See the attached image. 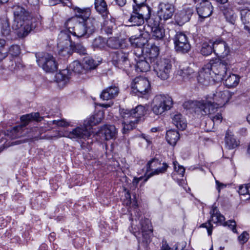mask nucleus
Instances as JSON below:
<instances>
[{
    "mask_svg": "<svg viewBox=\"0 0 250 250\" xmlns=\"http://www.w3.org/2000/svg\"><path fill=\"white\" fill-rule=\"evenodd\" d=\"M75 16L68 19L65 23L66 28L70 33L77 38L89 36L95 30L97 21L95 19L89 18V8H74Z\"/></svg>",
    "mask_w": 250,
    "mask_h": 250,
    "instance_id": "nucleus-1",
    "label": "nucleus"
},
{
    "mask_svg": "<svg viewBox=\"0 0 250 250\" xmlns=\"http://www.w3.org/2000/svg\"><path fill=\"white\" fill-rule=\"evenodd\" d=\"M231 96V92L227 89H218L212 96H208L205 100L196 102L195 112L201 115L214 113L219 107L228 103Z\"/></svg>",
    "mask_w": 250,
    "mask_h": 250,
    "instance_id": "nucleus-2",
    "label": "nucleus"
},
{
    "mask_svg": "<svg viewBox=\"0 0 250 250\" xmlns=\"http://www.w3.org/2000/svg\"><path fill=\"white\" fill-rule=\"evenodd\" d=\"M14 20L12 29L20 38L27 36L32 30L30 16L22 7L19 5L13 7Z\"/></svg>",
    "mask_w": 250,
    "mask_h": 250,
    "instance_id": "nucleus-3",
    "label": "nucleus"
},
{
    "mask_svg": "<svg viewBox=\"0 0 250 250\" xmlns=\"http://www.w3.org/2000/svg\"><path fill=\"white\" fill-rule=\"evenodd\" d=\"M230 66V62L228 59H215L210 60L207 64V69L211 70L212 80L219 82L224 80L227 76Z\"/></svg>",
    "mask_w": 250,
    "mask_h": 250,
    "instance_id": "nucleus-4",
    "label": "nucleus"
},
{
    "mask_svg": "<svg viewBox=\"0 0 250 250\" xmlns=\"http://www.w3.org/2000/svg\"><path fill=\"white\" fill-rule=\"evenodd\" d=\"M59 42L58 43L57 47L59 54L63 56H66L70 54L71 47H73V50L81 55L86 54L85 48L81 43L73 44L68 36L63 32L59 35Z\"/></svg>",
    "mask_w": 250,
    "mask_h": 250,
    "instance_id": "nucleus-5",
    "label": "nucleus"
},
{
    "mask_svg": "<svg viewBox=\"0 0 250 250\" xmlns=\"http://www.w3.org/2000/svg\"><path fill=\"white\" fill-rule=\"evenodd\" d=\"M150 8L146 5H135L131 13L128 22L130 26H140L144 24V20L149 18Z\"/></svg>",
    "mask_w": 250,
    "mask_h": 250,
    "instance_id": "nucleus-6",
    "label": "nucleus"
},
{
    "mask_svg": "<svg viewBox=\"0 0 250 250\" xmlns=\"http://www.w3.org/2000/svg\"><path fill=\"white\" fill-rule=\"evenodd\" d=\"M173 104L172 98L168 95H158L153 99L152 110L156 115H161L166 111L169 110Z\"/></svg>",
    "mask_w": 250,
    "mask_h": 250,
    "instance_id": "nucleus-7",
    "label": "nucleus"
},
{
    "mask_svg": "<svg viewBox=\"0 0 250 250\" xmlns=\"http://www.w3.org/2000/svg\"><path fill=\"white\" fill-rule=\"evenodd\" d=\"M152 66L156 75L162 80H167L169 78L172 65L168 59H160L157 60Z\"/></svg>",
    "mask_w": 250,
    "mask_h": 250,
    "instance_id": "nucleus-8",
    "label": "nucleus"
},
{
    "mask_svg": "<svg viewBox=\"0 0 250 250\" xmlns=\"http://www.w3.org/2000/svg\"><path fill=\"white\" fill-rule=\"evenodd\" d=\"M91 132L90 126L81 125L72 129L70 131H65L63 136L79 141V140L88 138L90 136Z\"/></svg>",
    "mask_w": 250,
    "mask_h": 250,
    "instance_id": "nucleus-9",
    "label": "nucleus"
},
{
    "mask_svg": "<svg viewBox=\"0 0 250 250\" xmlns=\"http://www.w3.org/2000/svg\"><path fill=\"white\" fill-rule=\"evenodd\" d=\"M132 91L140 97L147 94L150 90V85L148 80L143 77H137L131 83Z\"/></svg>",
    "mask_w": 250,
    "mask_h": 250,
    "instance_id": "nucleus-10",
    "label": "nucleus"
},
{
    "mask_svg": "<svg viewBox=\"0 0 250 250\" xmlns=\"http://www.w3.org/2000/svg\"><path fill=\"white\" fill-rule=\"evenodd\" d=\"M160 165V161L157 159H152L147 163L146 173L147 178L145 180V181H146L150 177L164 173L166 171L168 167L167 164L164 163L162 167H158Z\"/></svg>",
    "mask_w": 250,
    "mask_h": 250,
    "instance_id": "nucleus-11",
    "label": "nucleus"
},
{
    "mask_svg": "<svg viewBox=\"0 0 250 250\" xmlns=\"http://www.w3.org/2000/svg\"><path fill=\"white\" fill-rule=\"evenodd\" d=\"M120 115L123 119V125L124 133L133 129L138 123V119L134 117L132 110L122 109L120 110Z\"/></svg>",
    "mask_w": 250,
    "mask_h": 250,
    "instance_id": "nucleus-12",
    "label": "nucleus"
},
{
    "mask_svg": "<svg viewBox=\"0 0 250 250\" xmlns=\"http://www.w3.org/2000/svg\"><path fill=\"white\" fill-rule=\"evenodd\" d=\"M174 13V6L168 2H161L159 4L157 14L161 20L164 21L171 19Z\"/></svg>",
    "mask_w": 250,
    "mask_h": 250,
    "instance_id": "nucleus-13",
    "label": "nucleus"
},
{
    "mask_svg": "<svg viewBox=\"0 0 250 250\" xmlns=\"http://www.w3.org/2000/svg\"><path fill=\"white\" fill-rule=\"evenodd\" d=\"M174 43L177 51L186 53L190 49V45L187 36L183 32H178L174 38Z\"/></svg>",
    "mask_w": 250,
    "mask_h": 250,
    "instance_id": "nucleus-14",
    "label": "nucleus"
},
{
    "mask_svg": "<svg viewBox=\"0 0 250 250\" xmlns=\"http://www.w3.org/2000/svg\"><path fill=\"white\" fill-rule=\"evenodd\" d=\"M213 9V6L209 0L201 1L196 7L199 18L202 19L209 17L212 14Z\"/></svg>",
    "mask_w": 250,
    "mask_h": 250,
    "instance_id": "nucleus-15",
    "label": "nucleus"
},
{
    "mask_svg": "<svg viewBox=\"0 0 250 250\" xmlns=\"http://www.w3.org/2000/svg\"><path fill=\"white\" fill-rule=\"evenodd\" d=\"M40 119V114L38 112L32 113L21 116V119L22 122V124L14 127L13 129V133H17L18 134L16 136L19 137V135L21 133L22 128L25 126L31 120L40 121L41 120Z\"/></svg>",
    "mask_w": 250,
    "mask_h": 250,
    "instance_id": "nucleus-16",
    "label": "nucleus"
},
{
    "mask_svg": "<svg viewBox=\"0 0 250 250\" xmlns=\"http://www.w3.org/2000/svg\"><path fill=\"white\" fill-rule=\"evenodd\" d=\"M113 61L115 62L117 67L121 69H125L129 65L128 54L124 52L122 50H119L115 52L113 56Z\"/></svg>",
    "mask_w": 250,
    "mask_h": 250,
    "instance_id": "nucleus-17",
    "label": "nucleus"
},
{
    "mask_svg": "<svg viewBox=\"0 0 250 250\" xmlns=\"http://www.w3.org/2000/svg\"><path fill=\"white\" fill-rule=\"evenodd\" d=\"M214 53L218 57L224 58L229 53V47L227 43L222 40L213 42Z\"/></svg>",
    "mask_w": 250,
    "mask_h": 250,
    "instance_id": "nucleus-18",
    "label": "nucleus"
},
{
    "mask_svg": "<svg viewBox=\"0 0 250 250\" xmlns=\"http://www.w3.org/2000/svg\"><path fill=\"white\" fill-rule=\"evenodd\" d=\"M210 69H207V64L199 71L198 76L199 83L205 85L209 84L211 79H212V74Z\"/></svg>",
    "mask_w": 250,
    "mask_h": 250,
    "instance_id": "nucleus-19",
    "label": "nucleus"
},
{
    "mask_svg": "<svg viewBox=\"0 0 250 250\" xmlns=\"http://www.w3.org/2000/svg\"><path fill=\"white\" fill-rule=\"evenodd\" d=\"M102 136L106 140L114 139L117 135V129L115 126L112 125H105L101 130Z\"/></svg>",
    "mask_w": 250,
    "mask_h": 250,
    "instance_id": "nucleus-20",
    "label": "nucleus"
},
{
    "mask_svg": "<svg viewBox=\"0 0 250 250\" xmlns=\"http://www.w3.org/2000/svg\"><path fill=\"white\" fill-rule=\"evenodd\" d=\"M119 93V89L118 87L112 85L104 89L100 96L104 100H108L117 97Z\"/></svg>",
    "mask_w": 250,
    "mask_h": 250,
    "instance_id": "nucleus-21",
    "label": "nucleus"
},
{
    "mask_svg": "<svg viewBox=\"0 0 250 250\" xmlns=\"http://www.w3.org/2000/svg\"><path fill=\"white\" fill-rule=\"evenodd\" d=\"M70 79L67 70H63L56 74L55 80L59 87H63L69 82Z\"/></svg>",
    "mask_w": 250,
    "mask_h": 250,
    "instance_id": "nucleus-22",
    "label": "nucleus"
},
{
    "mask_svg": "<svg viewBox=\"0 0 250 250\" xmlns=\"http://www.w3.org/2000/svg\"><path fill=\"white\" fill-rule=\"evenodd\" d=\"M210 213L211 217V221L214 223L224 226L227 225V223H224L225 220V217L221 214L216 207L212 206Z\"/></svg>",
    "mask_w": 250,
    "mask_h": 250,
    "instance_id": "nucleus-23",
    "label": "nucleus"
},
{
    "mask_svg": "<svg viewBox=\"0 0 250 250\" xmlns=\"http://www.w3.org/2000/svg\"><path fill=\"white\" fill-rule=\"evenodd\" d=\"M150 62L147 59L143 57L139 58L136 59V69L137 71L139 72H146L150 69V66L149 64Z\"/></svg>",
    "mask_w": 250,
    "mask_h": 250,
    "instance_id": "nucleus-24",
    "label": "nucleus"
},
{
    "mask_svg": "<svg viewBox=\"0 0 250 250\" xmlns=\"http://www.w3.org/2000/svg\"><path fill=\"white\" fill-rule=\"evenodd\" d=\"M95 8L96 11L105 18L107 16L108 11L107 6L104 0H95Z\"/></svg>",
    "mask_w": 250,
    "mask_h": 250,
    "instance_id": "nucleus-25",
    "label": "nucleus"
},
{
    "mask_svg": "<svg viewBox=\"0 0 250 250\" xmlns=\"http://www.w3.org/2000/svg\"><path fill=\"white\" fill-rule=\"evenodd\" d=\"M241 20L244 25V29L250 34V10L242 9L240 11Z\"/></svg>",
    "mask_w": 250,
    "mask_h": 250,
    "instance_id": "nucleus-26",
    "label": "nucleus"
},
{
    "mask_svg": "<svg viewBox=\"0 0 250 250\" xmlns=\"http://www.w3.org/2000/svg\"><path fill=\"white\" fill-rule=\"evenodd\" d=\"M0 33L2 37L6 39H9L11 36L12 31L9 21L7 19H3L1 21Z\"/></svg>",
    "mask_w": 250,
    "mask_h": 250,
    "instance_id": "nucleus-27",
    "label": "nucleus"
},
{
    "mask_svg": "<svg viewBox=\"0 0 250 250\" xmlns=\"http://www.w3.org/2000/svg\"><path fill=\"white\" fill-rule=\"evenodd\" d=\"M172 122L176 127L180 130H183L187 127L186 121L180 113H177L174 115Z\"/></svg>",
    "mask_w": 250,
    "mask_h": 250,
    "instance_id": "nucleus-28",
    "label": "nucleus"
},
{
    "mask_svg": "<svg viewBox=\"0 0 250 250\" xmlns=\"http://www.w3.org/2000/svg\"><path fill=\"white\" fill-rule=\"evenodd\" d=\"M224 80H225L226 85L230 88L237 85L239 82V78L237 75L230 74L229 72V75L227 77L226 76Z\"/></svg>",
    "mask_w": 250,
    "mask_h": 250,
    "instance_id": "nucleus-29",
    "label": "nucleus"
},
{
    "mask_svg": "<svg viewBox=\"0 0 250 250\" xmlns=\"http://www.w3.org/2000/svg\"><path fill=\"white\" fill-rule=\"evenodd\" d=\"M36 57L37 62L41 67L44 64H46L51 60L55 58L51 54L48 53H39L36 55Z\"/></svg>",
    "mask_w": 250,
    "mask_h": 250,
    "instance_id": "nucleus-30",
    "label": "nucleus"
},
{
    "mask_svg": "<svg viewBox=\"0 0 250 250\" xmlns=\"http://www.w3.org/2000/svg\"><path fill=\"white\" fill-rule=\"evenodd\" d=\"M178 132L173 130H170L167 131L166 139L167 142L172 146H175L179 139Z\"/></svg>",
    "mask_w": 250,
    "mask_h": 250,
    "instance_id": "nucleus-31",
    "label": "nucleus"
},
{
    "mask_svg": "<svg viewBox=\"0 0 250 250\" xmlns=\"http://www.w3.org/2000/svg\"><path fill=\"white\" fill-rule=\"evenodd\" d=\"M224 15L228 22L231 24H234L237 18V15L232 8H226L224 10Z\"/></svg>",
    "mask_w": 250,
    "mask_h": 250,
    "instance_id": "nucleus-32",
    "label": "nucleus"
},
{
    "mask_svg": "<svg viewBox=\"0 0 250 250\" xmlns=\"http://www.w3.org/2000/svg\"><path fill=\"white\" fill-rule=\"evenodd\" d=\"M129 42L133 46L141 48L147 43V40L143 36L132 37L129 39Z\"/></svg>",
    "mask_w": 250,
    "mask_h": 250,
    "instance_id": "nucleus-33",
    "label": "nucleus"
},
{
    "mask_svg": "<svg viewBox=\"0 0 250 250\" xmlns=\"http://www.w3.org/2000/svg\"><path fill=\"white\" fill-rule=\"evenodd\" d=\"M225 144L228 149H233L238 145V142L233 135L227 132L226 135Z\"/></svg>",
    "mask_w": 250,
    "mask_h": 250,
    "instance_id": "nucleus-34",
    "label": "nucleus"
},
{
    "mask_svg": "<svg viewBox=\"0 0 250 250\" xmlns=\"http://www.w3.org/2000/svg\"><path fill=\"white\" fill-rule=\"evenodd\" d=\"M196 66L194 64L190 63L188 66L183 67L180 71V75L183 78L192 76L194 72Z\"/></svg>",
    "mask_w": 250,
    "mask_h": 250,
    "instance_id": "nucleus-35",
    "label": "nucleus"
},
{
    "mask_svg": "<svg viewBox=\"0 0 250 250\" xmlns=\"http://www.w3.org/2000/svg\"><path fill=\"white\" fill-rule=\"evenodd\" d=\"M159 54V48L156 45H152L149 49V56L147 59L152 64L157 60H159L157 58Z\"/></svg>",
    "mask_w": 250,
    "mask_h": 250,
    "instance_id": "nucleus-36",
    "label": "nucleus"
},
{
    "mask_svg": "<svg viewBox=\"0 0 250 250\" xmlns=\"http://www.w3.org/2000/svg\"><path fill=\"white\" fill-rule=\"evenodd\" d=\"M151 30L152 38L154 40H162L165 37V29L162 26L158 28L154 27Z\"/></svg>",
    "mask_w": 250,
    "mask_h": 250,
    "instance_id": "nucleus-37",
    "label": "nucleus"
},
{
    "mask_svg": "<svg viewBox=\"0 0 250 250\" xmlns=\"http://www.w3.org/2000/svg\"><path fill=\"white\" fill-rule=\"evenodd\" d=\"M213 42L210 41L208 42H206L203 43L201 49V53L204 56H208L214 51Z\"/></svg>",
    "mask_w": 250,
    "mask_h": 250,
    "instance_id": "nucleus-38",
    "label": "nucleus"
},
{
    "mask_svg": "<svg viewBox=\"0 0 250 250\" xmlns=\"http://www.w3.org/2000/svg\"><path fill=\"white\" fill-rule=\"evenodd\" d=\"M131 110L134 117L138 119V122H139V119L144 116L146 112L145 107L142 105L137 106L134 109H132Z\"/></svg>",
    "mask_w": 250,
    "mask_h": 250,
    "instance_id": "nucleus-39",
    "label": "nucleus"
},
{
    "mask_svg": "<svg viewBox=\"0 0 250 250\" xmlns=\"http://www.w3.org/2000/svg\"><path fill=\"white\" fill-rule=\"evenodd\" d=\"M42 69L47 72H53L57 69V63L55 58L51 60L46 64L41 66Z\"/></svg>",
    "mask_w": 250,
    "mask_h": 250,
    "instance_id": "nucleus-40",
    "label": "nucleus"
},
{
    "mask_svg": "<svg viewBox=\"0 0 250 250\" xmlns=\"http://www.w3.org/2000/svg\"><path fill=\"white\" fill-rule=\"evenodd\" d=\"M69 69L75 73L80 74L83 71L84 68L79 61H75L70 64Z\"/></svg>",
    "mask_w": 250,
    "mask_h": 250,
    "instance_id": "nucleus-41",
    "label": "nucleus"
},
{
    "mask_svg": "<svg viewBox=\"0 0 250 250\" xmlns=\"http://www.w3.org/2000/svg\"><path fill=\"white\" fill-rule=\"evenodd\" d=\"M106 44V40L101 37L95 38L92 42V46L94 48L101 49Z\"/></svg>",
    "mask_w": 250,
    "mask_h": 250,
    "instance_id": "nucleus-42",
    "label": "nucleus"
},
{
    "mask_svg": "<svg viewBox=\"0 0 250 250\" xmlns=\"http://www.w3.org/2000/svg\"><path fill=\"white\" fill-rule=\"evenodd\" d=\"M173 165L175 169V172L173 174V177L175 179H178V177H176V174H178L180 176V178L183 177L185 172V168L179 165L177 162L176 161L173 162Z\"/></svg>",
    "mask_w": 250,
    "mask_h": 250,
    "instance_id": "nucleus-43",
    "label": "nucleus"
},
{
    "mask_svg": "<svg viewBox=\"0 0 250 250\" xmlns=\"http://www.w3.org/2000/svg\"><path fill=\"white\" fill-rule=\"evenodd\" d=\"M106 44L108 47L113 49H118L121 46V43L116 38H111L106 41Z\"/></svg>",
    "mask_w": 250,
    "mask_h": 250,
    "instance_id": "nucleus-44",
    "label": "nucleus"
},
{
    "mask_svg": "<svg viewBox=\"0 0 250 250\" xmlns=\"http://www.w3.org/2000/svg\"><path fill=\"white\" fill-rule=\"evenodd\" d=\"M142 232H152V226L150 221L148 219H145L141 223Z\"/></svg>",
    "mask_w": 250,
    "mask_h": 250,
    "instance_id": "nucleus-45",
    "label": "nucleus"
},
{
    "mask_svg": "<svg viewBox=\"0 0 250 250\" xmlns=\"http://www.w3.org/2000/svg\"><path fill=\"white\" fill-rule=\"evenodd\" d=\"M214 113L206 115H208L210 116V121H209L211 122V123H213V125L215 124H220L222 120V117L221 114L218 113L216 115H214V113Z\"/></svg>",
    "mask_w": 250,
    "mask_h": 250,
    "instance_id": "nucleus-46",
    "label": "nucleus"
},
{
    "mask_svg": "<svg viewBox=\"0 0 250 250\" xmlns=\"http://www.w3.org/2000/svg\"><path fill=\"white\" fill-rule=\"evenodd\" d=\"M159 18H149L148 21V25L151 29H153L154 27L158 28L160 27V20Z\"/></svg>",
    "mask_w": 250,
    "mask_h": 250,
    "instance_id": "nucleus-47",
    "label": "nucleus"
},
{
    "mask_svg": "<svg viewBox=\"0 0 250 250\" xmlns=\"http://www.w3.org/2000/svg\"><path fill=\"white\" fill-rule=\"evenodd\" d=\"M9 54L13 57H17L20 53V48L17 45H12L9 49Z\"/></svg>",
    "mask_w": 250,
    "mask_h": 250,
    "instance_id": "nucleus-48",
    "label": "nucleus"
},
{
    "mask_svg": "<svg viewBox=\"0 0 250 250\" xmlns=\"http://www.w3.org/2000/svg\"><path fill=\"white\" fill-rule=\"evenodd\" d=\"M49 124L51 125H55L61 127H66L69 125L68 122H67L64 119H62L61 120H53L49 122Z\"/></svg>",
    "mask_w": 250,
    "mask_h": 250,
    "instance_id": "nucleus-49",
    "label": "nucleus"
},
{
    "mask_svg": "<svg viewBox=\"0 0 250 250\" xmlns=\"http://www.w3.org/2000/svg\"><path fill=\"white\" fill-rule=\"evenodd\" d=\"M239 193L241 195H250V184L240 186L239 188Z\"/></svg>",
    "mask_w": 250,
    "mask_h": 250,
    "instance_id": "nucleus-50",
    "label": "nucleus"
},
{
    "mask_svg": "<svg viewBox=\"0 0 250 250\" xmlns=\"http://www.w3.org/2000/svg\"><path fill=\"white\" fill-rule=\"evenodd\" d=\"M85 65L84 67L86 69H94L96 67V65L94 63V61L92 59H87L85 60Z\"/></svg>",
    "mask_w": 250,
    "mask_h": 250,
    "instance_id": "nucleus-51",
    "label": "nucleus"
},
{
    "mask_svg": "<svg viewBox=\"0 0 250 250\" xmlns=\"http://www.w3.org/2000/svg\"><path fill=\"white\" fill-rule=\"evenodd\" d=\"M6 42L3 39H0V61L4 59L6 56V54L3 52V47L5 45Z\"/></svg>",
    "mask_w": 250,
    "mask_h": 250,
    "instance_id": "nucleus-52",
    "label": "nucleus"
},
{
    "mask_svg": "<svg viewBox=\"0 0 250 250\" xmlns=\"http://www.w3.org/2000/svg\"><path fill=\"white\" fill-rule=\"evenodd\" d=\"M238 239L241 244H244L246 243L249 239V234L246 232H243L238 237Z\"/></svg>",
    "mask_w": 250,
    "mask_h": 250,
    "instance_id": "nucleus-53",
    "label": "nucleus"
},
{
    "mask_svg": "<svg viewBox=\"0 0 250 250\" xmlns=\"http://www.w3.org/2000/svg\"><path fill=\"white\" fill-rule=\"evenodd\" d=\"M224 223H227L225 226H228L233 231V232H237L236 229V224L234 221L229 220L228 222H224Z\"/></svg>",
    "mask_w": 250,
    "mask_h": 250,
    "instance_id": "nucleus-54",
    "label": "nucleus"
},
{
    "mask_svg": "<svg viewBox=\"0 0 250 250\" xmlns=\"http://www.w3.org/2000/svg\"><path fill=\"white\" fill-rule=\"evenodd\" d=\"M200 227L206 228L207 229L208 234L209 235L211 234L212 226L210 224V221H208L207 223L202 224Z\"/></svg>",
    "mask_w": 250,
    "mask_h": 250,
    "instance_id": "nucleus-55",
    "label": "nucleus"
},
{
    "mask_svg": "<svg viewBox=\"0 0 250 250\" xmlns=\"http://www.w3.org/2000/svg\"><path fill=\"white\" fill-rule=\"evenodd\" d=\"M177 248L176 247L174 249L173 248L170 247L167 244V241L163 240L162 241V246L161 250H176Z\"/></svg>",
    "mask_w": 250,
    "mask_h": 250,
    "instance_id": "nucleus-56",
    "label": "nucleus"
},
{
    "mask_svg": "<svg viewBox=\"0 0 250 250\" xmlns=\"http://www.w3.org/2000/svg\"><path fill=\"white\" fill-rule=\"evenodd\" d=\"M33 132V134L31 136L32 138L38 139L41 134L38 127L34 128Z\"/></svg>",
    "mask_w": 250,
    "mask_h": 250,
    "instance_id": "nucleus-57",
    "label": "nucleus"
},
{
    "mask_svg": "<svg viewBox=\"0 0 250 250\" xmlns=\"http://www.w3.org/2000/svg\"><path fill=\"white\" fill-rule=\"evenodd\" d=\"M216 184L217 185V189L219 193L220 192L221 189L224 188L226 187V185L220 183L217 180H216Z\"/></svg>",
    "mask_w": 250,
    "mask_h": 250,
    "instance_id": "nucleus-58",
    "label": "nucleus"
},
{
    "mask_svg": "<svg viewBox=\"0 0 250 250\" xmlns=\"http://www.w3.org/2000/svg\"><path fill=\"white\" fill-rule=\"evenodd\" d=\"M237 2L239 5H247L249 4L248 0H237Z\"/></svg>",
    "mask_w": 250,
    "mask_h": 250,
    "instance_id": "nucleus-59",
    "label": "nucleus"
},
{
    "mask_svg": "<svg viewBox=\"0 0 250 250\" xmlns=\"http://www.w3.org/2000/svg\"><path fill=\"white\" fill-rule=\"evenodd\" d=\"M146 0H133L135 5H145L144 3Z\"/></svg>",
    "mask_w": 250,
    "mask_h": 250,
    "instance_id": "nucleus-60",
    "label": "nucleus"
},
{
    "mask_svg": "<svg viewBox=\"0 0 250 250\" xmlns=\"http://www.w3.org/2000/svg\"><path fill=\"white\" fill-rule=\"evenodd\" d=\"M116 3L120 6H124L126 3V0H115Z\"/></svg>",
    "mask_w": 250,
    "mask_h": 250,
    "instance_id": "nucleus-61",
    "label": "nucleus"
},
{
    "mask_svg": "<svg viewBox=\"0 0 250 250\" xmlns=\"http://www.w3.org/2000/svg\"><path fill=\"white\" fill-rule=\"evenodd\" d=\"M142 177H140L139 178H134L133 181V184L134 185L136 186L138 184L139 181L142 179Z\"/></svg>",
    "mask_w": 250,
    "mask_h": 250,
    "instance_id": "nucleus-62",
    "label": "nucleus"
},
{
    "mask_svg": "<svg viewBox=\"0 0 250 250\" xmlns=\"http://www.w3.org/2000/svg\"><path fill=\"white\" fill-rule=\"evenodd\" d=\"M113 104V103L105 104H100V106L101 107H105V108H108L109 107H110Z\"/></svg>",
    "mask_w": 250,
    "mask_h": 250,
    "instance_id": "nucleus-63",
    "label": "nucleus"
},
{
    "mask_svg": "<svg viewBox=\"0 0 250 250\" xmlns=\"http://www.w3.org/2000/svg\"><path fill=\"white\" fill-rule=\"evenodd\" d=\"M217 2L221 3H225L227 2L228 0H216Z\"/></svg>",
    "mask_w": 250,
    "mask_h": 250,
    "instance_id": "nucleus-64",
    "label": "nucleus"
}]
</instances>
